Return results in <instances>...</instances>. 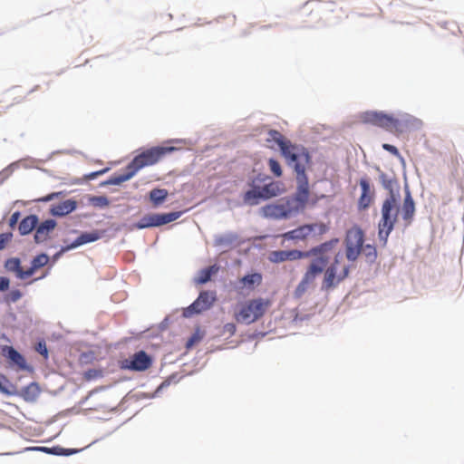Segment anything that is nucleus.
Instances as JSON below:
<instances>
[{"label": "nucleus", "mask_w": 464, "mask_h": 464, "mask_svg": "<svg viewBox=\"0 0 464 464\" xmlns=\"http://www.w3.org/2000/svg\"><path fill=\"white\" fill-rule=\"evenodd\" d=\"M181 216V212H170L165 214H150L144 216L138 222V228H147L159 227L177 220Z\"/></svg>", "instance_id": "4468645a"}, {"label": "nucleus", "mask_w": 464, "mask_h": 464, "mask_svg": "<svg viewBox=\"0 0 464 464\" xmlns=\"http://www.w3.org/2000/svg\"><path fill=\"white\" fill-rule=\"evenodd\" d=\"M102 376V372L101 370L96 369H89L83 373V378L85 381H92Z\"/></svg>", "instance_id": "4c0bfd02"}, {"label": "nucleus", "mask_w": 464, "mask_h": 464, "mask_svg": "<svg viewBox=\"0 0 464 464\" xmlns=\"http://www.w3.org/2000/svg\"><path fill=\"white\" fill-rule=\"evenodd\" d=\"M382 148L386 151H389L390 153H392L394 156H399L400 155V152H399L398 149L395 146H393V145L384 143L382 145Z\"/></svg>", "instance_id": "a18cd8bd"}, {"label": "nucleus", "mask_w": 464, "mask_h": 464, "mask_svg": "<svg viewBox=\"0 0 464 464\" xmlns=\"http://www.w3.org/2000/svg\"><path fill=\"white\" fill-rule=\"evenodd\" d=\"M56 227V221L53 219H47L42 222L37 227L34 234V240L36 243H43L50 237V234Z\"/></svg>", "instance_id": "a211bd4d"}, {"label": "nucleus", "mask_w": 464, "mask_h": 464, "mask_svg": "<svg viewBox=\"0 0 464 464\" xmlns=\"http://www.w3.org/2000/svg\"><path fill=\"white\" fill-rule=\"evenodd\" d=\"M302 258H304V252L296 249L272 251L268 256L272 263H282L287 260L295 261Z\"/></svg>", "instance_id": "2eb2a0df"}, {"label": "nucleus", "mask_w": 464, "mask_h": 464, "mask_svg": "<svg viewBox=\"0 0 464 464\" xmlns=\"http://www.w3.org/2000/svg\"><path fill=\"white\" fill-rule=\"evenodd\" d=\"M299 211L298 207H293L291 201L282 204H268L261 208L262 215L271 219H285Z\"/></svg>", "instance_id": "9d476101"}, {"label": "nucleus", "mask_w": 464, "mask_h": 464, "mask_svg": "<svg viewBox=\"0 0 464 464\" xmlns=\"http://www.w3.org/2000/svg\"><path fill=\"white\" fill-rule=\"evenodd\" d=\"M168 197V191L165 188H153L150 192V199L154 206L162 204Z\"/></svg>", "instance_id": "2f4dec72"}, {"label": "nucleus", "mask_w": 464, "mask_h": 464, "mask_svg": "<svg viewBox=\"0 0 464 464\" xmlns=\"http://www.w3.org/2000/svg\"><path fill=\"white\" fill-rule=\"evenodd\" d=\"M360 187L362 188V194L358 198L357 206L359 210H365L371 206L373 200V192L372 191L369 180L365 178L360 179Z\"/></svg>", "instance_id": "f3484780"}, {"label": "nucleus", "mask_w": 464, "mask_h": 464, "mask_svg": "<svg viewBox=\"0 0 464 464\" xmlns=\"http://www.w3.org/2000/svg\"><path fill=\"white\" fill-rule=\"evenodd\" d=\"M381 213L382 218L378 223V236L383 244H386L399 214L398 202L392 191L382 202Z\"/></svg>", "instance_id": "20e7f679"}, {"label": "nucleus", "mask_w": 464, "mask_h": 464, "mask_svg": "<svg viewBox=\"0 0 464 464\" xmlns=\"http://www.w3.org/2000/svg\"><path fill=\"white\" fill-rule=\"evenodd\" d=\"M324 271L321 267L310 263L294 291V297L296 299L302 298L307 290L314 285L317 277Z\"/></svg>", "instance_id": "f8f14e48"}, {"label": "nucleus", "mask_w": 464, "mask_h": 464, "mask_svg": "<svg viewBox=\"0 0 464 464\" xmlns=\"http://www.w3.org/2000/svg\"><path fill=\"white\" fill-rule=\"evenodd\" d=\"M20 90L17 87H14L7 92V95L13 97L12 104L19 103L24 100V96L18 94Z\"/></svg>", "instance_id": "e433bc0d"}, {"label": "nucleus", "mask_w": 464, "mask_h": 464, "mask_svg": "<svg viewBox=\"0 0 464 464\" xmlns=\"http://www.w3.org/2000/svg\"><path fill=\"white\" fill-rule=\"evenodd\" d=\"M137 172L134 171V169L131 168V165L129 163L124 173L113 175L110 178L107 183L111 185H121V183L130 179Z\"/></svg>", "instance_id": "a878e982"}, {"label": "nucleus", "mask_w": 464, "mask_h": 464, "mask_svg": "<svg viewBox=\"0 0 464 464\" xmlns=\"http://www.w3.org/2000/svg\"><path fill=\"white\" fill-rule=\"evenodd\" d=\"M5 271L13 274L19 280H25L29 278L28 269H24L22 261L18 257L7 258L4 264Z\"/></svg>", "instance_id": "dca6fc26"}, {"label": "nucleus", "mask_w": 464, "mask_h": 464, "mask_svg": "<svg viewBox=\"0 0 464 464\" xmlns=\"http://www.w3.org/2000/svg\"><path fill=\"white\" fill-rule=\"evenodd\" d=\"M22 296L23 294L20 290L13 289L5 295V300L7 303H15L21 299Z\"/></svg>", "instance_id": "c9c22d12"}, {"label": "nucleus", "mask_w": 464, "mask_h": 464, "mask_svg": "<svg viewBox=\"0 0 464 464\" xmlns=\"http://www.w3.org/2000/svg\"><path fill=\"white\" fill-rule=\"evenodd\" d=\"M11 233L0 234V250L4 249L7 246V244L11 241Z\"/></svg>", "instance_id": "ea45409f"}, {"label": "nucleus", "mask_w": 464, "mask_h": 464, "mask_svg": "<svg viewBox=\"0 0 464 464\" xmlns=\"http://www.w3.org/2000/svg\"><path fill=\"white\" fill-rule=\"evenodd\" d=\"M36 351L39 352L42 355H44L45 358L48 355V351L45 343H39L36 347Z\"/></svg>", "instance_id": "de8ad7c7"}, {"label": "nucleus", "mask_w": 464, "mask_h": 464, "mask_svg": "<svg viewBox=\"0 0 464 464\" xmlns=\"http://www.w3.org/2000/svg\"><path fill=\"white\" fill-rule=\"evenodd\" d=\"M310 164V155L307 151H302L301 155L293 160L290 165L294 168L296 174V180L298 183L297 192L295 200L300 203L299 210L303 208L309 198V183L308 178L305 174L306 169Z\"/></svg>", "instance_id": "39448f33"}, {"label": "nucleus", "mask_w": 464, "mask_h": 464, "mask_svg": "<svg viewBox=\"0 0 464 464\" xmlns=\"http://www.w3.org/2000/svg\"><path fill=\"white\" fill-rule=\"evenodd\" d=\"M38 218L35 215H30L22 219L18 226V230L21 235H28L37 226Z\"/></svg>", "instance_id": "393cba45"}, {"label": "nucleus", "mask_w": 464, "mask_h": 464, "mask_svg": "<svg viewBox=\"0 0 464 464\" xmlns=\"http://www.w3.org/2000/svg\"><path fill=\"white\" fill-rule=\"evenodd\" d=\"M77 208V202L74 199H67L61 203L52 206L51 213L53 216L63 217L74 211Z\"/></svg>", "instance_id": "412c9836"}, {"label": "nucleus", "mask_w": 464, "mask_h": 464, "mask_svg": "<svg viewBox=\"0 0 464 464\" xmlns=\"http://www.w3.org/2000/svg\"><path fill=\"white\" fill-rule=\"evenodd\" d=\"M10 280L7 277L0 276V292L6 291L9 288Z\"/></svg>", "instance_id": "c03bdc74"}, {"label": "nucleus", "mask_w": 464, "mask_h": 464, "mask_svg": "<svg viewBox=\"0 0 464 464\" xmlns=\"http://www.w3.org/2000/svg\"><path fill=\"white\" fill-rule=\"evenodd\" d=\"M270 298L256 297L249 299L240 304L235 313V319L238 323L250 324L260 320L272 306Z\"/></svg>", "instance_id": "7ed1b4c3"}, {"label": "nucleus", "mask_w": 464, "mask_h": 464, "mask_svg": "<svg viewBox=\"0 0 464 464\" xmlns=\"http://www.w3.org/2000/svg\"><path fill=\"white\" fill-rule=\"evenodd\" d=\"M237 330L236 324L233 323H227L223 326L222 334H228V336H232L235 334Z\"/></svg>", "instance_id": "58836bf2"}, {"label": "nucleus", "mask_w": 464, "mask_h": 464, "mask_svg": "<svg viewBox=\"0 0 464 464\" xmlns=\"http://www.w3.org/2000/svg\"><path fill=\"white\" fill-rule=\"evenodd\" d=\"M363 121L399 135L409 130L415 120L408 115L394 118L382 111H367L363 115Z\"/></svg>", "instance_id": "f03ea898"}, {"label": "nucleus", "mask_w": 464, "mask_h": 464, "mask_svg": "<svg viewBox=\"0 0 464 464\" xmlns=\"http://www.w3.org/2000/svg\"><path fill=\"white\" fill-rule=\"evenodd\" d=\"M260 188L263 194V200L276 197L282 191L281 183L279 182H270L263 187H260Z\"/></svg>", "instance_id": "c85d7f7f"}, {"label": "nucleus", "mask_w": 464, "mask_h": 464, "mask_svg": "<svg viewBox=\"0 0 464 464\" xmlns=\"http://www.w3.org/2000/svg\"><path fill=\"white\" fill-rule=\"evenodd\" d=\"M261 283L262 275L259 273L246 275L239 280L241 289L246 288L248 290H254L255 287L260 285Z\"/></svg>", "instance_id": "5701e85b"}, {"label": "nucleus", "mask_w": 464, "mask_h": 464, "mask_svg": "<svg viewBox=\"0 0 464 464\" xmlns=\"http://www.w3.org/2000/svg\"><path fill=\"white\" fill-rule=\"evenodd\" d=\"M364 233L358 226L347 230L344 238L345 256L349 261H355L362 253L368 262H374L377 257L376 248L372 245L363 246Z\"/></svg>", "instance_id": "f257e3e1"}, {"label": "nucleus", "mask_w": 464, "mask_h": 464, "mask_svg": "<svg viewBox=\"0 0 464 464\" xmlns=\"http://www.w3.org/2000/svg\"><path fill=\"white\" fill-rule=\"evenodd\" d=\"M216 301V293L213 291H203L198 298L183 311L185 317H190L209 309Z\"/></svg>", "instance_id": "ddd939ff"}, {"label": "nucleus", "mask_w": 464, "mask_h": 464, "mask_svg": "<svg viewBox=\"0 0 464 464\" xmlns=\"http://www.w3.org/2000/svg\"><path fill=\"white\" fill-rule=\"evenodd\" d=\"M101 237V234L98 231L92 232H85L81 234L72 244L63 246L62 248V252L69 251L71 249L76 248L82 245L94 242Z\"/></svg>", "instance_id": "aec40b11"}, {"label": "nucleus", "mask_w": 464, "mask_h": 464, "mask_svg": "<svg viewBox=\"0 0 464 464\" xmlns=\"http://www.w3.org/2000/svg\"><path fill=\"white\" fill-rule=\"evenodd\" d=\"M244 202L250 206L257 205L263 199V194L260 187H254L247 190L243 197Z\"/></svg>", "instance_id": "cd10ccee"}, {"label": "nucleus", "mask_w": 464, "mask_h": 464, "mask_svg": "<svg viewBox=\"0 0 464 464\" xmlns=\"http://www.w3.org/2000/svg\"><path fill=\"white\" fill-rule=\"evenodd\" d=\"M307 226L310 228V236H322L328 231V226L322 222L307 224Z\"/></svg>", "instance_id": "473e14b6"}, {"label": "nucleus", "mask_w": 464, "mask_h": 464, "mask_svg": "<svg viewBox=\"0 0 464 464\" xmlns=\"http://www.w3.org/2000/svg\"><path fill=\"white\" fill-rule=\"evenodd\" d=\"M338 241L339 240L337 238L331 239L320 244L319 246L312 247L308 251H304V258L310 256L314 257L310 263L324 270L329 264L332 254L334 253V249Z\"/></svg>", "instance_id": "1a4fd4ad"}, {"label": "nucleus", "mask_w": 464, "mask_h": 464, "mask_svg": "<svg viewBox=\"0 0 464 464\" xmlns=\"http://www.w3.org/2000/svg\"><path fill=\"white\" fill-rule=\"evenodd\" d=\"M90 202L94 207L105 208L110 204L109 199L104 196H95L90 199Z\"/></svg>", "instance_id": "f704fd0d"}, {"label": "nucleus", "mask_w": 464, "mask_h": 464, "mask_svg": "<svg viewBox=\"0 0 464 464\" xmlns=\"http://www.w3.org/2000/svg\"><path fill=\"white\" fill-rule=\"evenodd\" d=\"M415 213V204L411 193L407 191L401 208V216L406 225H410Z\"/></svg>", "instance_id": "4be33fe9"}, {"label": "nucleus", "mask_w": 464, "mask_h": 464, "mask_svg": "<svg viewBox=\"0 0 464 464\" xmlns=\"http://www.w3.org/2000/svg\"><path fill=\"white\" fill-rule=\"evenodd\" d=\"M175 150L174 147H153L137 155L130 164L134 171L138 172L144 167L156 164L162 157Z\"/></svg>", "instance_id": "0eeeda50"}, {"label": "nucleus", "mask_w": 464, "mask_h": 464, "mask_svg": "<svg viewBox=\"0 0 464 464\" xmlns=\"http://www.w3.org/2000/svg\"><path fill=\"white\" fill-rule=\"evenodd\" d=\"M268 167L270 171L276 176V177H281L282 176V168L280 163L275 160V159H269L268 160Z\"/></svg>", "instance_id": "72a5a7b5"}, {"label": "nucleus", "mask_w": 464, "mask_h": 464, "mask_svg": "<svg viewBox=\"0 0 464 464\" xmlns=\"http://www.w3.org/2000/svg\"><path fill=\"white\" fill-rule=\"evenodd\" d=\"M64 195H65V193L63 191L53 192V193L46 195L45 197L42 198L40 200L43 202H48V201L53 200L55 198H59V197L64 196Z\"/></svg>", "instance_id": "a19ab883"}, {"label": "nucleus", "mask_w": 464, "mask_h": 464, "mask_svg": "<svg viewBox=\"0 0 464 464\" xmlns=\"http://www.w3.org/2000/svg\"><path fill=\"white\" fill-rule=\"evenodd\" d=\"M342 257L338 253L334 256V262L324 268V277L321 285V290L328 292L336 287L342 281H343L349 275V266L343 265L339 269V259Z\"/></svg>", "instance_id": "423d86ee"}, {"label": "nucleus", "mask_w": 464, "mask_h": 464, "mask_svg": "<svg viewBox=\"0 0 464 464\" xmlns=\"http://www.w3.org/2000/svg\"><path fill=\"white\" fill-rule=\"evenodd\" d=\"M3 356L7 358L13 364L20 370L26 369V362L24 356L18 353L13 346L5 345L1 348Z\"/></svg>", "instance_id": "6ab92c4d"}, {"label": "nucleus", "mask_w": 464, "mask_h": 464, "mask_svg": "<svg viewBox=\"0 0 464 464\" xmlns=\"http://www.w3.org/2000/svg\"><path fill=\"white\" fill-rule=\"evenodd\" d=\"M218 266L217 265L210 266L207 268L202 269L199 272L198 276L196 278V283L198 284H206L208 282L212 276V275L216 274L218 271Z\"/></svg>", "instance_id": "7c9ffc66"}, {"label": "nucleus", "mask_w": 464, "mask_h": 464, "mask_svg": "<svg viewBox=\"0 0 464 464\" xmlns=\"http://www.w3.org/2000/svg\"><path fill=\"white\" fill-rule=\"evenodd\" d=\"M201 337L200 335L196 333L190 338L188 340L186 346L187 348L192 347L195 343H198L200 341Z\"/></svg>", "instance_id": "79ce46f5"}, {"label": "nucleus", "mask_w": 464, "mask_h": 464, "mask_svg": "<svg viewBox=\"0 0 464 464\" xmlns=\"http://www.w3.org/2000/svg\"><path fill=\"white\" fill-rule=\"evenodd\" d=\"M49 256L46 254H39L34 256L28 269L29 277L32 276L38 269L47 265Z\"/></svg>", "instance_id": "c756f323"}, {"label": "nucleus", "mask_w": 464, "mask_h": 464, "mask_svg": "<svg viewBox=\"0 0 464 464\" xmlns=\"http://www.w3.org/2000/svg\"><path fill=\"white\" fill-rule=\"evenodd\" d=\"M7 382H8L7 378L4 374L0 373V392L3 393H5V394L9 393V392L5 386V383H7Z\"/></svg>", "instance_id": "37998d69"}, {"label": "nucleus", "mask_w": 464, "mask_h": 464, "mask_svg": "<svg viewBox=\"0 0 464 464\" xmlns=\"http://www.w3.org/2000/svg\"><path fill=\"white\" fill-rule=\"evenodd\" d=\"M266 141L267 143L275 142L279 146L281 153L288 165H292L293 160H296V158L301 155L302 151H305L304 149L298 148L292 144L290 140H286L278 130H276L268 131Z\"/></svg>", "instance_id": "6e6552de"}, {"label": "nucleus", "mask_w": 464, "mask_h": 464, "mask_svg": "<svg viewBox=\"0 0 464 464\" xmlns=\"http://www.w3.org/2000/svg\"><path fill=\"white\" fill-rule=\"evenodd\" d=\"M19 218H20V212L19 211L14 212L9 219V226L11 227H14L17 224Z\"/></svg>", "instance_id": "49530a36"}, {"label": "nucleus", "mask_w": 464, "mask_h": 464, "mask_svg": "<svg viewBox=\"0 0 464 464\" xmlns=\"http://www.w3.org/2000/svg\"><path fill=\"white\" fill-rule=\"evenodd\" d=\"M309 230L310 228L307 225H303L295 229L283 234L282 237L286 240H305L310 237Z\"/></svg>", "instance_id": "b1692460"}, {"label": "nucleus", "mask_w": 464, "mask_h": 464, "mask_svg": "<svg viewBox=\"0 0 464 464\" xmlns=\"http://www.w3.org/2000/svg\"><path fill=\"white\" fill-rule=\"evenodd\" d=\"M152 365V358L144 351H139L120 362L122 370L144 372Z\"/></svg>", "instance_id": "9b49d317"}, {"label": "nucleus", "mask_w": 464, "mask_h": 464, "mask_svg": "<svg viewBox=\"0 0 464 464\" xmlns=\"http://www.w3.org/2000/svg\"><path fill=\"white\" fill-rule=\"evenodd\" d=\"M40 394V388L37 383L31 382L27 386L22 389L21 396L28 402L34 401Z\"/></svg>", "instance_id": "bb28decb"}]
</instances>
